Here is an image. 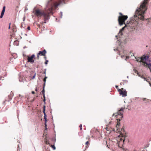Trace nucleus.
<instances>
[{"instance_id":"nucleus-17","label":"nucleus","mask_w":151,"mask_h":151,"mask_svg":"<svg viewBox=\"0 0 151 151\" xmlns=\"http://www.w3.org/2000/svg\"><path fill=\"white\" fill-rule=\"evenodd\" d=\"M45 144L47 145H50V143L49 141L48 140H47L46 138L45 139Z\"/></svg>"},{"instance_id":"nucleus-49","label":"nucleus","mask_w":151,"mask_h":151,"mask_svg":"<svg viewBox=\"0 0 151 151\" xmlns=\"http://www.w3.org/2000/svg\"><path fill=\"white\" fill-rule=\"evenodd\" d=\"M45 101H46V100H43V102H44V104H46V102H45Z\"/></svg>"},{"instance_id":"nucleus-64","label":"nucleus","mask_w":151,"mask_h":151,"mask_svg":"<svg viewBox=\"0 0 151 151\" xmlns=\"http://www.w3.org/2000/svg\"><path fill=\"white\" fill-rule=\"evenodd\" d=\"M54 132L55 133V130H54Z\"/></svg>"},{"instance_id":"nucleus-52","label":"nucleus","mask_w":151,"mask_h":151,"mask_svg":"<svg viewBox=\"0 0 151 151\" xmlns=\"http://www.w3.org/2000/svg\"><path fill=\"white\" fill-rule=\"evenodd\" d=\"M20 27H21V28H22L23 26H22V25H21V26H20Z\"/></svg>"},{"instance_id":"nucleus-19","label":"nucleus","mask_w":151,"mask_h":151,"mask_svg":"<svg viewBox=\"0 0 151 151\" xmlns=\"http://www.w3.org/2000/svg\"><path fill=\"white\" fill-rule=\"evenodd\" d=\"M145 64L148 65V68L151 71V63H148L147 62L145 63Z\"/></svg>"},{"instance_id":"nucleus-28","label":"nucleus","mask_w":151,"mask_h":151,"mask_svg":"<svg viewBox=\"0 0 151 151\" xmlns=\"http://www.w3.org/2000/svg\"><path fill=\"white\" fill-rule=\"evenodd\" d=\"M48 62H49V61L48 60H45V64L46 66L47 65Z\"/></svg>"},{"instance_id":"nucleus-12","label":"nucleus","mask_w":151,"mask_h":151,"mask_svg":"<svg viewBox=\"0 0 151 151\" xmlns=\"http://www.w3.org/2000/svg\"><path fill=\"white\" fill-rule=\"evenodd\" d=\"M5 9L6 6H4L3 7L2 10L1 11V15L0 16V18H3L5 13Z\"/></svg>"},{"instance_id":"nucleus-6","label":"nucleus","mask_w":151,"mask_h":151,"mask_svg":"<svg viewBox=\"0 0 151 151\" xmlns=\"http://www.w3.org/2000/svg\"><path fill=\"white\" fill-rule=\"evenodd\" d=\"M36 7H35L33 9V13H34L35 16L37 17H40V16H42L43 17H45L46 15V13L45 12H42L40 9H38L36 10L35 12L34 11L35 10Z\"/></svg>"},{"instance_id":"nucleus-2","label":"nucleus","mask_w":151,"mask_h":151,"mask_svg":"<svg viewBox=\"0 0 151 151\" xmlns=\"http://www.w3.org/2000/svg\"><path fill=\"white\" fill-rule=\"evenodd\" d=\"M68 0H60V2L58 3V0H52L50 3L48 1L47 5V7L48 10L50 13L53 14V11L58 9V6L60 5L66 4L65 1H68Z\"/></svg>"},{"instance_id":"nucleus-47","label":"nucleus","mask_w":151,"mask_h":151,"mask_svg":"<svg viewBox=\"0 0 151 151\" xmlns=\"http://www.w3.org/2000/svg\"><path fill=\"white\" fill-rule=\"evenodd\" d=\"M43 98H44L43 100H46V98H45V96H43Z\"/></svg>"},{"instance_id":"nucleus-32","label":"nucleus","mask_w":151,"mask_h":151,"mask_svg":"<svg viewBox=\"0 0 151 151\" xmlns=\"http://www.w3.org/2000/svg\"><path fill=\"white\" fill-rule=\"evenodd\" d=\"M82 124H80L79 125V127L80 128V130H81L82 129Z\"/></svg>"},{"instance_id":"nucleus-62","label":"nucleus","mask_w":151,"mask_h":151,"mask_svg":"<svg viewBox=\"0 0 151 151\" xmlns=\"http://www.w3.org/2000/svg\"><path fill=\"white\" fill-rule=\"evenodd\" d=\"M127 78H129V76H127Z\"/></svg>"},{"instance_id":"nucleus-23","label":"nucleus","mask_w":151,"mask_h":151,"mask_svg":"<svg viewBox=\"0 0 151 151\" xmlns=\"http://www.w3.org/2000/svg\"><path fill=\"white\" fill-rule=\"evenodd\" d=\"M52 109H51V111H50V114L51 115V116H52V123H53V129H54V128L55 127V124L53 123V116H52Z\"/></svg>"},{"instance_id":"nucleus-55","label":"nucleus","mask_w":151,"mask_h":151,"mask_svg":"<svg viewBox=\"0 0 151 151\" xmlns=\"http://www.w3.org/2000/svg\"><path fill=\"white\" fill-rule=\"evenodd\" d=\"M148 61H149V62H151V60H149H149H148Z\"/></svg>"},{"instance_id":"nucleus-60","label":"nucleus","mask_w":151,"mask_h":151,"mask_svg":"<svg viewBox=\"0 0 151 151\" xmlns=\"http://www.w3.org/2000/svg\"><path fill=\"white\" fill-rule=\"evenodd\" d=\"M115 37H118V36H117V35H116V36H115Z\"/></svg>"},{"instance_id":"nucleus-42","label":"nucleus","mask_w":151,"mask_h":151,"mask_svg":"<svg viewBox=\"0 0 151 151\" xmlns=\"http://www.w3.org/2000/svg\"><path fill=\"white\" fill-rule=\"evenodd\" d=\"M31 93H32V94H35V92L34 91H32Z\"/></svg>"},{"instance_id":"nucleus-14","label":"nucleus","mask_w":151,"mask_h":151,"mask_svg":"<svg viewBox=\"0 0 151 151\" xmlns=\"http://www.w3.org/2000/svg\"><path fill=\"white\" fill-rule=\"evenodd\" d=\"M44 17V23H46V21L50 19V15H47L46 14L45 17Z\"/></svg>"},{"instance_id":"nucleus-34","label":"nucleus","mask_w":151,"mask_h":151,"mask_svg":"<svg viewBox=\"0 0 151 151\" xmlns=\"http://www.w3.org/2000/svg\"><path fill=\"white\" fill-rule=\"evenodd\" d=\"M45 83H44L43 85V86H42V88H45Z\"/></svg>"},{"instance_id":"nucleus-21","label":"nucleus","mask_w":151,"mask_h":151,"mask_svg":"<svg viewBox=\"0 0 151 151\" xmlns=\"http://www.w3.org/2000/svg\"><path fill=\"white\" fill-rule=\"evenodd\" d=\"M149 56L147 55L145 56L144 58V60H145L146 62H147L149 60Z\"/></svg>"},{"instance_id":"nucleus-44","label":"nucleus","mask_w":151,"mask_h":151,"mask_svg":"<svg viewBox=\"0 0 151 151\" xmlns=\"http://www.w3.org/2000/svg\"><path fill=\"white\" fill-rule=\"evenodd\" d=\"M35 91L36 92H37V91H38V89L37 88V87H36V88H35Z\"/></svg>"},{"instance_id":"nucleus-9","label":"nucleus","mask_w":151,"mask_h":151,"mask_svg":"<svg viewBox=\"0 0 151 151\" xmlns=\"http://www.w3.org/2000/svg\"><path fill=\"white\" fill-rule=\"evenodd\" d=\"M14 96L13 93L12 92V91L11 92L10 95L8 96V98L7 99H5L4 101L3 102V104H4L5 102L6 101L9 102L12 99L13 96Z\"/></svg>"},{"instance_id":"nucleus-40","label":"nucleus","mask_w":151,"mask_h":151,"mask_svg":"<svg viewBox=\"0 0 151 151\" xmlns=\"http://www.w3.org/2000/svg\"><path fill=\"white\" fill-rule=\"evenodd\" d=\"M43 81H44V83H46V79H45L44 78V79H43Z\"/></svg>"},{"instance_id":"nucleus-51","label":"nucleus","mask_w":151,"mask_h":151,"mask_svg":"<svg viewBox=\"0 0 151 151\" xmlns=\"http://www.w3.org/2000/svg\"><path fill=\"white\" fill-rule=\"evenodd\" d=\"M2 78H4V77H1V78H0V80H1V79H2V80H3V79H2Z\"/></svg>"},{"instance_id":"nucleus-54","label":"nucleus","mask_w":151,"mask_h":151,"mask_svg":"<svg viewBox=\"0 0 151 151\" xmlns=\"http://www.w3.org/2000/svg\"><path fill=\"white\" fill-rule=\"evenodd\" d=\"M24 20H25V17H24L23 18V21H24Z\"/></svg>"},{"instance_id":"nucleus-46","label":"nucleus","mask_w":151,"mask_h":151,"mask_svg":"<svg viewBox=\"0 0 151 151\" xmlns=\"http://www.w3.org/2000/svg\"><path fill=\"white\" fill-rule=\"evenodd\" d=\"M47 78V77L46 76V75H45V78H44L45 79H46Z\"/></svg>"},{"instance_id":"nucleus-39","label":"nucleus","mask_w":151,"mask_h":151,"mask_svg":"<svg viewBox=\"0 0 151 151\" xmlns=\"http://www.w3.org/2000/svg\"><path fill=\"white\" fill-rule=\"evenodd\" d=\"M89 143V142L88 141H87L86 142L85 144L86 145H88V144Z\"/></svg>"},{"instance_id":"nucleus-63","label":"nucleus","mask_w":151,"mask_h":151,"mask_svg":"<svg viewBox=\"0 0 151 151\" xmlns=\"http://www.w3.org/2000/svg\"><path fill=\"white\" fill-rule=\"evenodd\" d=\"M25 48V46L24 47V49Z\"/></svg>"},{"instance_id":"nucleus-18","label":"nucleus","mask_w":151,"mask_h":151,"mask_svg":"<svg viewBox=\"0 0 151 151\" xmlns=\"http://www.w3.org/2000/svg\"><path fill=\"white\" fill-rule=\"evenodd\" d=\"M43 148L45 149V151H50V149L49 147H47L46 146H44L43 147Z\"/></svg>"},{"instance_id":"nucleus-57","label":"nucleus","mask_w":151,"mask_h":151,"mask_svg":"<svg viewBox=\"0 0 151 151\" xmlns=\"http://www.w3.org/2000/svg\"><path fill=\"white\" fill-rule=\"evenodd\" d=\"M28 10V9L26 8H25V10Z\"/></svg>"},{"instance_id":"nucleus-38","label":"nucleus","mask_w":151,"mask_h":151,"mask_svg":"<svg viewBox=\"0 0 151 151\" xmlns=\"http://www.w3.org/2000/svg\"><path fill=\"white\" fill-rule=\"evenodd\" d=\"M27 29L28 30H30V26H28L27 28Z\"/></svg>"},{"instance_id":"nucleus-10","label":"nucleus","mask_w":151,"mask_h":151,"mask_svg":"<svg viewBox=\"0 0 151 151\" xmlns=\"http://www.w3.org/2000/svg\"><path fill=\"white\" fill-rule=\"evenodd\" d=\"M127 91H126L125 89L123 88H122V91L120 92L119 94L120 96L122 95L123 97H124L127 96Z\"/></svg>"},{"instance_id":"nucleus-45","label":"nucleus","mask_w":151,"mask_h":151,"mask_svg":"<svg viewBox=\"0 0 151 151\" xmlns=\"http://www.w3.org/2000/svg\"><path fill=\"white\" fill-rule=\"evenodd\" d=\"M44 56V58L45 59V60H46V59H47V57H46V55H45V56Z\"/></svg>"},{"instance_id":"nucleus-3","label":"nucleus","mask_w":151,"mask_h":151,"mask_svg":"<svg viewBox=\"0 0 151 151\" xmlns=\"http://www.w3.org/2000/svg\"><path fill=\"white\" fill-rule=\"evenodd\" d=\"M123 42L121 40H117L116 42L115 45H116V48L114 49V51H117L118 54L121 55L122 54L121 58H123V57H126V56H128V52L127 50H124V46L123 45Z\"/></svg>"},{"instance_id":"nucleus-35","label":"nucleus","mask_w":151,"mask_h":151,"mask_svg":"<svg viewBox=\"0 0 151 151\" xmlns=\"http://www.w3.org/2000/svg\"><path fill=\"white\" fill-rule=\"evenodd\" d=\"M40 55H39V54L38 53L37 54V59H38V60L39 59Z\"/></svg>"},{"instance_id":"nucleus-56","label":"nucleus","mask_w":151,"mask_h":151,"mask_svg":"<svg viewBox=\"0 0 151 151\" xmlns=\"http://www.w3.org/2000/svg\"><path fill=\"white\" fill-rule=\"evenodd\" d=\"M57 20H58V19H57V18H56V22H57Z\"/></svg>"},{"instance_id":"nucleus-37","label":"nucleus","mask_w":151,"mask_h":151,"mask_svg":"<svg viewBox=\"0 0 151 151\" xmlns=\"http://www.w3.org/2000/svg\"><path fill=\"white\" fill-rule=\"evenodd\" d=\"M35 76H36V73H35L34 75L33 76H32V79H34V78H35Z\"/></svg>"},{"instance_id":"nucleus-30","label":"nucleus","mask_w":151,"mask_h":151,"mask_svg":"<svg viewBox=\"0 0 151 151\" xmlns=\"http://www.w3.org/2000/svg\"><path fill=\"white\" fill-rule=\"evenodd\" d=\"M60 18H62L63 16V12H60Z\"/></svg>"},{"instance_id":"nucleus-24","label":"nucleus","mask_w":151,"mask_h":151,"mask_svg":"<svg viewBox=\"0 0 151 151\" xmlns=\"http://www.w3.org/2000/svg\"><path fill=\"white\" fill-rule=\"evenodd\" d=\"M19 44V41H18V40H15L14 42V45L18 46V45Z\"/></svg>"},{"instance_id":"nucleus-8","label":"nucleus","mask_w":151,"mask_h":151,"mask_svg":"<svg viewBox=\"0 0 151 151\" xmlns=\"http://www.w3.org/2000/svg\"><path fill=\"white\" fill-rule=\"evenodd\" d=\"M45 108L46 106L44 105L43 107V112L44 115V120L45 122V126H46V125H47V115L45 113Z\"/></svg>"},{"instance_id":"nucleus-53","label":"nucleus","mask_w":151,"mask_h":151,"mask_svg":"<svg viewBox=\"0 0 151 151\" xmlns=\"http://www.w3.org/2000/svg\"><path fill=\"white\" fill-rule=\"evenodd\" d=\"M42 95H43V96H45V94H42Z\"/></svg>"},{"instance_id":"nucleus-7","label":"nucleus","mask_w":151,"mask_h":151,"mask_svg":"<svg viewBox=\"0 0 151 151\" xmlns=\"http://www.w3.org/2000/svg\"><path fill=\"white\" fill-rule=\"evenodd\" d=\"M35 55L34 54L32 55L31 56L29 57L27 59V62H30L31 64H32L34 63L35 60L34 59V58L35 59Z\"/></svg>"},{"instance_id":"nucleus-20","label":"nucleus","mask_w":151,"mask_h":151,"mask_svg":"<svg viewBox=\"0 0 151 151\" xmlns=\"http://www.w3.org/2000/svg\"><path fill=\"white\" fill-rule=\"evenodd\" d=\"M51 139L52 141L53 142V144H55V142H56V139L55 136V137H54L52 138Z\"/></svg>"},{"instance_id":"nucleus-11","label":"nucleus","mask_w":151,"mask_h":151,"mask_svg":"<svg viewBox=\"0 0 151 151\" xmlns=\"http://www.w3.org/2000/svg\"><path fill=\"white\" fill-rule=\"evenodd\" d=\"M132 101L136 103H139L142 101V99L139 97H135L134 99H132Z\"/></svg>"},{"instance_id":"nucleus-41","label":"nucleus","mask_w":151,"mask_h":151,"mask_svg":"<svg viewBox=\"0 0 151 151\" xmlns=\"http://www.w3.org/2000/svg\"><path fill=\"white\" fill-rule=\"evenodd\" d=\"M45 130H47L48 129L47 127V125H46V126L45 125Z\"/></svg>"},{"instance_id":"nucleus-26","label":"nucleus","mask_w":151,"mask_h":151,"mask_svg":"<svg viewBox=\"0 0 151 151\" xmlns=\"http://www.w3.org/2000/svg\"><path fill=\"white\" fill-rule=\"evenodd\" d=\"M19 97H21L20 98L21 100H22L23 98L24 99L25 98V97L21 95L20 94H19Z\"/></svg>"},{"instance_id":"nucleus-16","label":"nucleus","mask_w":151,"mask_h":151,"mask_svg":"<svg viewBox=\"0 0 151 151\" xmlns=\"http://www.w3.org/2000/svg\"><path fill=\"white\" fill-rule=\"evenodd\" d=\"M126 25H125L124 26L122 27L121 29H120L119 34L120 33L121 35H123V33L122 32L124 30L125 28H126Z\"/></svg>"},{"instance_id":"nucleus-31","label":"nucleus","mask_w":151,"mask_h":151,"mask_svg":"<svg viewBox=\"0 0 151 151\" xmlns=\"http://www.w3.org/2000/svg\"><path fill=\"white\" fill-rule=\"evenodd\" d=\"M42 94L45 93V90L44 88H43L42 90L41 91Z\"/></svg>"},{"instance_id":"nucleus-25","label":"nucleus","mask_w":151,"mask_h":151,"mask_svg":"<svg viewBox=\"0 0 151 151\" xmlns=\"http://www.w3.org/2000/svg\"><path fill=\"white\" fill-rule=\"evenodd\" d=\"M50 145L53 150H55L56 149V147L55 145V144H53V145L50 144Z\"/></svg>"},{"instance_id":"nucleus-36","label":"nucleus","mask_w":151,"mask_h":151,"mask_svg":"<svg viewBox=\"0 0 151 151\" xmlns=\"http://www.w3.org/2000/svg\"><path fill=\"white\" fill-rule=\"evenodd\" d=\"M11 23H10L9 24V27H8V29H10V28H11Z\"/></svg>"},{"instance_id":"nucleus-1","label":"nucleus","mask_w":151,"mask_h":151,"mask_svg":"<svg viewBox=\"0 0 151 151\" xmlns=\"http://www.w3.org/2000/svg\"><path fill=\"white\" fill-rule=\"evenodd\" d=\"M147 6L145 0L142 1L139 7H137L135 12L134 16L131 18L129 23L127 27L131 29H135L139 24L140 20L144 21L146 20L145 17V14L147 9Z\"/></svg>"},{"instance_id":"nucleus-33","label":"nucleus","mask_w":151,"mask_h":151,"mask_svg":"<svg viewBox=\"0 0 151 151\" xmlns=\"http://www.w3.org/2000/svg\"><path fill=\"white\" fill-rule=\"evenodd\" d=\"M119 93H120V92L122 91V88L121 89H120L119 88L117 89Z\"/></svg>"},{"instance_id":"nucleus-27","label":"nucleus","mask_w":151,"mask_h":151,"mask_svg":"<svg viewBox=\"0 0 151 151\" xmlns=\"http://www.w3.org/2000/svg\"><path fill=\"white\" fill-rule=\"evenodd\" d=\"M19 111L18 109H17V116L18 119L19 115Z\"/></svg>"},{"instance_id":"nucleus-58","label":"nucleus","mask_w":151,"mask_h":151,"mask_svg":"<svg viewBox=\"0 0 151 151\" xmlns=\"http://www.w3.org/2000/svg\"><path fill=\"white\" fill-rule=\"evenodd\" d=\"M39 66V65H37V68H38Z\"/></svg>"},{"instance_id":"nucleus-50","label":"nucleus","mask_w":151,"mask_h":151,"mask_svg":"<svg viewBox=\"0 0 151 151\" xmlns=\"http://www.w3.org/2000/svg\"><path fill=\"white\" fill-rule=\"evenodd\" d=\"M123 81H124L126 82V83H127L128 82L127 80H123Z\"/></svg>"},{"instance_id":"nucleus-15","label":"nucleus","mask_w":151,"mask_h":151,"mask_svg":"<svg viewBox=\"0 0 151 151\" xmlns=\"http://www.w3.org/2000/svg\"><path fill=\"white\" fill-rule=\"evenodd\" d=\"M25 77L24 76H22L19 75V81L20 82H22L25 79Z\"/></svg>"},{"instance_id":"nucleus-43","label":"nucleus","mask_w":151,"mask_h":151,"mask_svg":"<svg viewBox=\"0 0 151 151\" xmlns=\"http://www.w3.org/2000/svg\"><path fill=\"white\" fill-rule=\"evenodd\" d=\"M118 85H116L115 86V88H116L117 89L118 88Z\"/></svg>"},{"instance_id":"nucleus-61","label":"nucleus","mask_w":151,"mask_h":151,"mask_svg":"<svg viewBox=\"0 0 151 151\" xmlns=\"http://www.w3.org/2000/svg\"><path fill=\"white\" fill-rule=\"evenodd\" d=\"M12 59H13L12 58H11V59H11V60Z\"/></svg>"},{"instance_id":"nucleus-59","label":"nucleus","mask_w":151,"mask_h":151,"mask_svg":"<svg viewBox=\"0 0 151 151\" xmlns=\"http://www.w3.org/2000/svg\"><path fill=\"white\" fill-rule=\"evenodd\" d=\"M146 99V98H145V99H143V101H144V100H145Z\"/></svg>"},{"instance_id":"nucleus-13","label":"nucleus","mask_w":151,"mask_h":151,"mask_svg":"<svg viewBox=\"0 0 151 151\" xmlns=\"http://www.w3.org/2000/svg\"><path fill=\"white\" fill-rule=\"evenodd\" d=\"M39 55L42 56L46 55V54L47 53V51L45 49H44L43 51H39L38 52Z\"/></svg>"},{"instance_id":"nucleus-4","label":"nucleus","mask_w":151,"mask_h":151,"mask_svg":"<svg viewBox=\"0 0 151 151\" xmlns=\"http://www.w3.org/2000/svg\"><path fill=\"white\" fill-rule=\"evenodd\" d=\"M124 109V108L123 107H122L120 108V110H119L117 113H116L115 114H113L112 115V116H115V118H118L119 116H120L121 118H119L118 119H117L116 120H117V125L118 126H119L120 125V124L119 122L122 119V118L123 117V113L120 112V111H123Z\"/></svg>"},{"instance_id":"nucleus-48","label":"nucleus","mask_w":151,"mask_h":151,"mask_svg":"<svg viewBox=\"0 0 151 151\" xmlns=\"http://www.w3.org/2000/svg\"><path fill=\"white\" fill-rule=\"evenodd\" d=\"M137 75H138L139 76V77H141V76H140V75H139V73H138V72H137Z\"/></svg>"},{"instance_id":"nucleus-29","label":"nucleus","mask_w":151,"mask_h":151,"mask_svg":"<svg viewBox=\"0 0 151 151\" xmlns=\"http://www.w3.org/2000/svg\"><path fill=\"white\" fill-rule=\"evenodd\" d=\"M46 70H47V69L46 68L44 70V72H43L42 73V74H44L45 75H46Z\"/></svg>"},{"instance_id":"nucleus-22","label":"nucleus","mask_w":151,"mask_h":151,"mask_svg":"<svg viewBox=\"0 0 151 151\" xmlns=\"http://www.w3.org/2000/svg\"><path fill=\"white\" fill-rule=\"evenodd\" d=\"M130 55H131V56H134V54L132 53H131V52L129 53V56H126V57L125 60H127L129 59V56Z\"/></svg>"},{"instance_id":"nucleus-5","label":"nucleus","mask_w":151,"mask_h":151,"mask_svg":"<svg viewBox=\"0 0 151 151\" xmlns=\"http://www.w3.org/2000/svg\"><path fill=\"white\" fill-rule=\"evenodd\" d=\"M119 14L120 16L118 17V21L119 25L121 26L125 23V21L127 19L128 16L123 15L121 12H119Z\"/></svg>"}]
</instances>
